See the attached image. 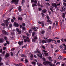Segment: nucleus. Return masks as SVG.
Listing matches in <instances>:
<instances>
[{
    "mask_svg": "<svg viewBox=\"0 0 66 66\" xmlns=\"http://www.w3.org/2000/svg\"><path fill=\"white\" fill-rule=\"evenodd\" d=\"M56 26H57L58 25V22H57V21H56Z\"/></svg>",
    "mask_w": 66,
    "mask_h": 66,
    "instance_id": "nucleus-52",
    "label": "nucleus"
},
{
    "mask_svg": "<svg viewBox=\"0 0 66 66\" xmlns=\"http://www.w3.org/2000/svg\"><path fill=\"white\" fill-rule=\"evenodd\" d=\"M36 28L37 29H38V27H36V28L34 27H32V29H33V30H35V29Z\"/></svg>",
    "mask_w": 66,
    "mask_h": 66,
    "instance_id": "nucleus-25",
    "label": "nucleus"
},
{
    "mask_svg": "<svg viewBox=\"0 0 66 66\" xmlns=\"http://www.w3.org/2000/svg\"><path fill=\"white\" fill-rule=\"evenodd\" d=\"M11 56H13V52H11Z\"/></svg>",
    "mask_w": 66,
    "mask_h": 66,
    "instance_id": "nucleus-46",
    "label": "nucleus"
},
{
    "mask_svg": "<svg viewBox=\"0 0 66 66\" xmlns=\"http://www.w3.org/2000/svg\"><path fill=\"white\" fill-rule=\"evenodd\" d=\"M14 24L16 27H18L19 26V24L15 22L14 23Z\"/></svg>",
    "mask_w": 66,
    "mask_h": 66,
    "instance_id": "nucleus-15",
    "label": "nucleus"
},
{
    "mask_svg": "<svg viewBox=\"0 0 66 66\" xmlns=\"http://www.w3.org/2000/svg\"><path fill=\"white\" fill-rule=\"evenodd\" d=\"M47 22H50V20H49V19H48L47 20Z\"/></svg>",
    "mask_w": 66,
    "mask_h": 66,
    "instance_id": "nucleus-45",
    "label": "nucleus"
},
{
    "mask_svg": "<svg viewBox=\"0 0 66 66\" xmlns=\"http://www.w3.org/2000/svg\"><path fill=\"white\" fill-rule=\"evenodd\" d=\"M13 18L14 19V20H15L16 19V18L14 16H13Z\"/></svg>",
    "mask_w": 66,
    "mask_h": 66,
    "instance_id": "nucleus-63",
    "label": "nucleus"
},
{
    "mask_svg": "<svg viewBox=\"0 0 66 66\" xmlns=\"http://www.w3.org/2000/svg\"><path fill=\"white\" fill-rule=\"evenodd\" d=\"M43 64L45 66H48L49 65H50V66H52V64H51V63L49 62V61H46V62H43Z\"/></svg>",
    "mask_w": 66,
    "mask_h": 66,
    "instance_id": "nucleus-1",
    "label": "nucleus"
},
{
    "mask_svg": "<svg viewBox=\"0 0 66 66\" xmlns=\"http://www.w3.org/2000/svg\"><path fill=\"white\" fill-rule=\"evenodd\" d=\"M52 8H50V10L51 11V12H53V9H53V7H52Z\"/></svg>",
    "mask_w": 66,
    "mask_h": 66,
    "instance_id": "nucleus-37",
    "label": "nucleus"
},
{
    "mask_svg": "<svg viewBox=\"0 0 66 66\" xmlns=\"http://www.w3.org/2000/svg\"><path fill=\"white\" fill-rule=\"evenodd\" d=\"M65 8L64 7H63L62 8V10L63 11H65Z\"/></svg>",
    "mask_w": 66,
    "mask_h": 66,
    "instance_id": "nucleus-40",
    "label": "nucleus"
},
{
    "mask_svg": "<svg viewBox=\"0 0 66 66\" xmlns=\"http://www.w3.org/2000/svg\"><path fill=\"white\" fill-rule=\"evenodd\" d=\"M18 10L20 12H21V6H19V7Z\"/></svg>",
    "mask_w": 66,
    "mask_h": 66,
    "instance_id": "nucleus-13",
    "label": "nucleus"
},
{
    "mask_svg": "<svg viewBox=\"0 0 66 66\" xmlns=\"http://www.w3.org/2000/svg\"><path fill=\"white\" fill-rule=\"evenodd\" d=\"M52 5L53 7H54L55 8H57V5L55 3H52Z\"/></svg>",
    "mask_w": 66,
    "mask_h": 66,
    "instance_id": "nucleus-3",
    "label": "nucleus"
},
{
    "mask_svg": "<svg viewBox=\"0 0 66 66\" xmlns=\"http://www.w3.org/2000/svg\"><path fill=\"white\" fill-rule=\"evenodd\" d=\"M36 40V39H34V38L32 40V41L33 42H35Z\"/></svg>",
    "mask_w": 66,
    "mask_h": 66,
    "instance_id": "nucleus-39",
    "label": "nucleus"
},
{
    "mask_svg": "<svg viewBox=\"0 0 66 66\" xmlns=\"http://www.w3.org/2000/svg\"><path fill=\"white\" fill-rule=\"evenodd\" d=\"M30 57L32 59V58H33V54L31 55Z\"/></svg>",
    "mask_w": 66,
    "mask_h": 66,
    "instance_id": "nucleus-35",
    "label": "nucleus"
},
{
    "mask_svg": "<svg viewBox=\"0 0 66 66\" xmlns=\"http://www.w3.org/2000/svg\"><path fill=\"white\" fill-rule=\"evenodd\" d=\"M35 34V33L33 32L32 33V36H34V35Z\"/></svg>",
    "mask_w": 66,
    "mask_h": 66,
    "instance_id": "nucleus-48",
    "label": "nucleus"
},
{
    "mask_svg": "<svg viewBox=\"0 0 66 66\" xmlns=\"http://www.w3.org/2000/svg\"><path fill=\"white\" fill-rule=\"evenodd\" d=\"M47 41L48 43H50L51 42H52V39H48L47 40Z\"/></svg>",
    "mask_w": 66,
    "mask_h": 66,
    "instance_id": "nucleus-17",
    "label": "nucleus"
},
{
    "mask_svg": "<svg viewBox=\"0 0 66 66\" xmlns=\"http://www.w3.org/2000/svg\"><path fill=\"white\" fill-rule=\"evenodd\" d=\"M37 55L38 57H42V55L41 54V53L38 54Z\"/></svg>",
    "mask_w": 66,
    "mask_h": 66,
    "instance_id": "nucleus-14",
    "label": "nucleus"
},
{
    "mask_svg": "<svg viewBox=\"0 0 66 66\" xmlns=\"http://www.w3.org/2000/svg\"><path fill=\"white\" fill-rule=\"evenodd\" d=\"M6 42H7V44H8L9 45L10 44V43H9V41H6Z\"/></svg>",
    "mask_w": 66,
    "mask_h": 66,
    "instance_id": "nucleus-62",
    "label": "nucleus"
},
{
    "mask_svg": "<svg viewBox=\"0 0 66 66\" xmlns=\"http://www.w3.org/2000/svg\"><path fill=\"white\" fill-rule=\"evenodd\" d=\"M48 59L51 62L52 61V59L51 58V57H49Z\"/></svg>",
    "mask_w": 66,
    "mask_h": 66,
    "instance_id": "nucleus-19",
    "label": "nucleus"
},
{
    "mask_svg": "<svg viewBox=\"0 0 66 66\" xmlns=\"http://www.w3.org/2000/svg\"><path fill=\"white\" fill-rule=\"evenodd\" d=\"M54 38L55 39H60V38H57V37L55 38Z\"/></svg>",
    "mask_w": 66,
    "mask_h": 66,
    "instance_id": "nucleus-53",
    "label": "nucleus"
},
{
    "mask_svg": "<svg viewBox=\"0 0 66 66\" xmlns=\"http://www.w3.org/2000/svg\"><path fill=\"white\" fill-rule=\"evenodd\" d=\"M41 32L42 34H44V33H45V31L42 30L41 31Z\"/></svg>",
    "mask_w": 66,
    "mask_h": 66,
    "instance_id": "nucleus-32",
    "label": "nucleus"
},
{
    "mask_svg": "<svg viewBox=\"0 0 66 66\" xmlns=\"http://www.w3.org/2000/svg\"><path fill=\"white\" fill-rule=\"evenodd\" d=\"M37 53H38V54H39V53H40V52L38 50H37Z\"/></svg>",
    "mask_w": 66,
    "mask_h": 66,
    "instance_id": "nucleus-50",
    "label": "nucleus"
},
{
    "mask_svg": "<svg viewBox=\"0 0 66 66\" xmlns=\"http://www.w3.org/2000/svg\"><path fill=\"white\" fill-rule=\"evenodd\" d=\"M43 61H46V59L45 58H42Z\"/></svg>",
    "mask_w": 66,
    "mask_h": 66,
    "instance_id": "nucleus-54",
    "label": "nucleus"
},
{
    "mask_svg": "<svg viewBox=\"0 0 66 66\" xmlns=\"http://www.w3.org/2000/svg\"><path fill=\"white\" fill-rule=\"evenodd\" d=\"M48 29H50V30H51V26H49V27L48 28Z\"/></svg>",
    "mask_w": 66,
    "mask_h": 66,
    "instance_id": "nucleus-57",
    "label": "nucleus"
},
{
    "mask_svg": "<svg viewBox=\"0 0 66 66\" xmlns=\"http://www.w3.org/2000/svg\"><path fill=\"white\" fill-rule=\"evenodd\" d=\"M55 23H54L53 24V28H54L55 26Z\"/></svg>",
    "mask_w": 66,
    "mask_h": 66,
    "instance_id": "nucleus-42",
    "label": "nucleus"
},
{
    "mask_svg": "<svg viewBox=\"0 0 66 66\" xmlns=\"http://www.w3.org/2000/svg\"><path fill=\"white\" fill-rule=\"evenodd\" d=\"M46 17L48 19H50V17H49V16L48 15Z\"/></svg>",
    "mask_w": 66,
    "mask_h": 66,
    "instance_id": "nucleus-33",
    "label": "nucleus"
},
{
    "mask_svg": "<svg viewBox=\"0 0 66 66\" xmlns=\"http://www.w3.org/2000/svg\"><path fill=\"white\" fill-rule=\"evenodd\" d=\"M62 58H63L61 56H59L58 57V59L59 60H61V59H62Z\"/></svg>",
    "mask_w": 66,
    "mask_h": 66,
    "instance_id": "nucleus-24",
    "label": "nucleus"
},
{
    "mask_svg": "<svg viewBox=\"0 0 66 66\" xmlns=\"http://www.w3.org/2000/svg\"><path fill=\"white\" fill-rule=\"evenodd\" d=\"M9 26L10 28H12L13 27L12 24L10 23L9 24Z\"/></svg>",
    "mask_w": 66,
    "mask_h": 66,
    "instance_id": "nucleus-22",
    "label": "nucleus"
},
{
    "mask_svg": "<svg viewBox=\"0 0 66 66\" xmlns=\"http://www.w3.org/2000/svg\"><path fill=\"white\" fill-rule=\"evenodd\" d=\"M59 51V50H57L55 51V52H58V51Z\"/></svg>",
    "mask_w": 66,
    "mask_h": 66,
    "instance_id": "nucleus-55",
    "label": "nucleus"
},
{
    "mask_svg": "<svg viewBox=\"0 0 66 66\" xmlns=\"http://www.w3.org/2000/svg\"><path fill=\"white\" fill-rule=\"evenodd\" d=\"M18 44L19 45H21L23 44V41H22L21 42L19 41L18 42Z\"/></svg>",
    "mask_w": 66,
    "mask_h": 66,
    "instance_id": "nucleus-10",
    "label": "nucleus"
},
{
    "mask_svg": "<svg viewBox=\"0 0 66 66\" xmlns=\"http://www.w3.org/2000/svg\"><path fill=\"white\" fill-rule=\"evenodd\" d=\"M22 57H26V56L24 55L23 54L22 55Z\"/></svg>",
    "mask_w": 66,
    "mask_h": 66,
    "instance_id": "nucleus-38",
    "label": "nucleus"
},
{
    "mask_svg": "<svg viewBox=\"0 0 66 66\" xmlns=\"http://www.w3.org/2000/svg\"><path fill=\"white\" fill-rule=\"evenodd\" d=\"M4 23L6 26H7L9 25V21H8V20H5L4 21Z\"/></svg>",
    "mask_w": 66,
    "mask_h": 66,
    "instance_id": "nucleus-4",
    "label": "nucleus"
},
{
    "mask_svg": "<svg viewBox=\"0 0 66 66\" xmlns=\"http://www.w3.org/2000/svg\"><path fill=\"white\" fill-rule=\"evenodd\" d=\"M24 42H25V43H27V42H30V39H29V37H27V38L25 39H24Z\"/></svg>",
    "mask_w": 66,
    "mask_h": 66,
    "instance_id": "nucleus-2",
    "label": "nucleus"
},
{
    "mask_svg": "<svg viewBox=\"0 0 66 66\" xmlns=\"http://www.w3.org/2000/svg\"><path fill=\"white\" fill-rule=\"evenodd\" d=\"M34 38L35 39H37V37L36 36H35L34 37Z\"/></svg>",
    "mask_w": 66,
    "mask_h": 66,
    "instance_id": "nucleus-47",
    "label": "nucleus"
},
{
    "mask_svg": "<svg viewBox=\"0 0 66 66\" xmlns=\"http://www.w3.org/2000/svg\"><path fill=\"white\" fill-rule=\"evenodd\" d=\"M14 2L15 3H17L18 2V0H12L11 1L12 3H13Z\"/></svg>",
    "mask_w": 66,
    "mask_h": 66,
    "instance_id": "nucleus-6",
    "label": "nucleus"
},
{
    "mask_svg": "<svg viewBox=\"0 0 66 66\" xmlns=\"http://www.w3.org/2000/svg\"><path fill=\"white\" fill-rule=\"evenodd\" d=\"M16 31L19 34H20L21 33V31H19V29L18 28H16Z\"/></svg>",
    "mask_w": 66,
    "mask_h": 66,
    "instance_id": "nucleus-7",
    "label": "nucleus"
},
{
    "mask_svg": "<svg viewBox=\"0 0 66 66\" xmlns=\"http://www.w3.org/2000/svg\"><path fill=\"white\" fill-rule=\"evenodd\" d=\"M47 42L46 41V40H43L42 42V44H44V43H47Z\"/></svg>",
    "mask_w": 66,
    "mask_h": 66,
    "instance_id": "nucleus-18",
    "label": "nucleus"
},
{
    "mask_svg": "<svg viewBox=\"0 0 66 66\" xmlns=\"http://www.w3.org/2000/svg\"><path fill=\"white\" fill-rule=\"evenodd\" d=\"M2 32V33H3V34H5V35H6V32L5 31L3 30Z\"/></svg>",
    "mask_w": 66,
    "mask_h": 66,
    "instance_id": "nucleus-12",
    "label": "nucleus"
},
{
    "mask_svg": "<svg viewBox=\"0 0 66 66\" xmlns=\"http://www.w3.org/2000/svg\"><path fill=\"white\" fill-rule=\"evenodd\" d=\"M42 27H44V23L43 22L42 23Z\"/></svg>",
    "mask_w": 66,
    "mask_h": 66,
    "instance_id": "nucleus-44",
    "label": "nucleus"
},
{
    "mask_svg": "<svg viewBox=\"0 0 66 66\" xmlns=\"http://www.w3.org/2000/svg\"><path fill=\"white\" fill-rule=\"evenodd\" d=\"M5 51H3L2 52V54H3V55H4V54H5Z\"/></svg>",
    "mask_w": 66,
    "mask_h": 66,
    "instance_id": "nucleus-30",
    "label": "nucleus"
},
{
    "mask_svg": "<svg viewBox=\"0 0 66 66\" xmlns=\"http://www.w3.org/2000/svg\"><path fill=\"white\" fill-rule=\"evenodd\" d=\"M22 29L23 30H25V29H26L25 27H22Z\"/></svg>",
    "mask_w": 66,
    "mask_h": 66,
    "instance_id": "nucleus-59",
    "label": "nucleus"
},
{
    "mask_svg": "<svg viewBox=\"0 0 66 66\" xmlns=\"http://www.w3.org/2000/svg\"><path fill=\"white\" fill-rule=\"evenodd\" d=\"M15 48H13L12 49H11V51H13L14 50H15Z\"/></svg>",
    "mask_w": 66,
    "mask_h": 66,
    "instance_id": "nucleus-43",
    "label": "nucleus"
},
{
    "mask_svg": "<svg viewBox=\"0 0 66 66\" xmlns=\"http://www.w3.org/2000/svg\"><path fill=\"white\" fill-rule=\"evenodd\" d=\"M32 30L31 29L29 30V33H32Z\"/></svg>",
    "mask_w": 66,
    "mask_h": 66,
    "instance_id": "nucleus-28",
    "label": "nucleus"
},
{
    "mask_svg": "<svg viewBox=\"0 0 66 66\" xmlns=\"http://www.w3.org/2000/svg\"><path fill=\"white\" fill-rule=\"evenodd\" d=\"M26 47H27V45H24V46L22 47V48H26Z\"/></svg>",
    "mask_w": 66,
    "mask_h": 66,
    "instance_id": "nucleus-41",
    "label": "nucleus"
},
{
    "mask_svg": "<svg viewBox=\"0 0 66 66\" xmlns=\"http://www.w3.org/2000/svg\"><path fill=\"white\" fill-rule=\"evenodd\" d=\"M46 4H47V5H48L49 6L50 5V4L48 3H46Z\"/></svg>",
    "mask_w": 66,
    "mask_h": 66,
    "instance_id": "nucleus-61",
    "label": "nucleus"
},
{
    "mask_svg": "<svg viewBox=\"0 0 66 66\" xmlns=\"http://www.w3.org/2000/svg\"><path fill=\"white\" fill-rule=\"evenodd\" d=\"M60 48L61 49H63V46L62 45L60 46Z\"/></svg>",
    "mask_w": 66,
    "mask_h": 66,
    "instance_id": "nucleus-27",
    "label": "nucleus"
},
{
    "mask_svg": "<svg viewBox=\"0 0 66 66\" xmlns=\"http://www.w3.org/2000/svg\"><path fill=\"white\" fill-rule=\"evenodd\" d=\"M4 39L5 40H7V38L5 36Z\"/></svg>",
    "mask_w": 66,
    "mask_h": 66,
    "instance_id": "nucleus-34",
    "label": "nucleus"
},
{
    "mask_svg": "<svg viewBox=\"0 0 66 66\" xmlns=\"http://www.w3.org/2000/svg\"><path fill=\"white\" fill-rule=\"evenodd\" d=\"M11 35H15V33H14V32H11Z\"/></svg>",
    "mask_w": 66,
    "mask_h": 66,
    "instance_id": "nucleus-29",
    "label": "nucleus"
},
{
    "mask_svg": "<svg viewBox=\"0 0 66 66\" xmlns=\"http://www.w3.org/2000/svg\"><path fill=\"white\" fill-rule=\"evenodd\" d=\"M32 64H33V65H36V62H32Z\"/></svg>",
    "mask_w": 66,
    "mask_h": 66,
    "instance_id": "nucleus-26",
    "label": "nucleus"
},
{
    "mask_svg": "<svg viewBox=\"0 0 66 66\" xmlns=\"http://www.w3.org/2000/svg\"><path fill=\"white\" fill-rule=\"evenodd\" d=\"M34 2L35 4H37V1L36 0L34 1Z\"/></svg>",
    "mask_w": 66,
    "mask_h": 66,
    "instance_id": "nucleus-36",
    "label": "nucleus"
},
{
    "mask_svg": "<svg viewBox=\"0 0 66 66\" xmlns=\"http://www.w3.org/2000/svg\"><path fill=\"white\" fill-rule=\"evenodd\" d=\"M32 6L33 7H34L35 6H37V5L35 4H33L32 5Z\"/></svg>",
    "mask_w": 66,
    "mask_h": 66,
    "instance_id": "nucleus-23",
    "label": "nucleus"
},
{
    "mask_svg": "<svg viewBox=\"0 0 66 66\" xmlns=\"http://www.w3.org/2000/svg\"><path fill=\"white\" fill-rule=\"evenodd\" d=\"M61 41H62V42H64V39L62 38L61 39Z\"/></svg>",
    "mask_w": 66,
    "mask_h": 66,
    "instance_id": "nucleus-56",
    "label": "nucleus"
},
{
    "mask_svg": "<svg viewBox=\"0 0 66 66\" xmlns=\"http://www.w3.org/2000/svg\"><path fill=\"white\" fill-rule=\"evenodd\" d=\"M4 42V39L3 38H1L0 39V43H3Z\"/></svg>",
    "mask_w": 66,
    "mask_h": 66,
    "instance_id": "nucleus-16",
    "label": "nucleus"
},
{
    "mask_svg": "<svg viewBox=\"0 0 66 66\" xmlns=\"http://www.w3.org/2000/svg\"><path fill=\"white\" fill-rule=\"evenodd\" d=\"M1 60H2V58H1V57H0V62H1ZM3 63L0 62V66H2V65H3Z\"/></svg>",
    "mask_w": 66,
    "mask_h": 66,
    "instance_id": "nucleus-8",
    "label": "nucleus"
},
{
    "mask_svg": "<svg viewBox=\"0 0 66 66\" xmlns=\"http://www.w3.org/2000/svg\"><path fill=\"white\" fill-rule=\"evenodd\" d=\"M18 20H22V18L20 17H18Z\"/></svg>",
    "mask_w": 66,
    "mask_h": 66,
    "instance_id": "nucleus-21",
    "label": "nucleus"
},
{
    "mask_svg": "<svg viewBox=\"0 0 66 66\" xmlns=\"http://www.w3.org/2000/svg\"><path fill=\"white\" fill-rule=\"evenodd\" d=\"M47 12V10L46 9H44L42 11V13H45L46 14Z\"/></svg>",
    "mask_w": 66,
    "mask_h": 66,
    "instance_id": "nucleus-5",
    "label": "nucleus"
},
{
    "mask_svg": "<svg viewBox=\"0 0 66 66\" xmlns=\"http://www.w3.org/2000/svg\"><path fill=\"white\" fill-rule=\"evenodd\" d=\"M3 50H5L6 49V47H3Z\"/></svg>",
    "mask_w": 66,
    "mask_h": 66,
    "instance_id": "nucleus-58",
    "label": "nucleus"
},
{
    "mask_svg": "<svg viewBox=\"0 0 66 66\" xmlns=\"http://www.w3.org/2000/svg\"><path fill=\"white\" fill-rule=\"evenodd\" d=\"M62 16L63 18L64 19H65V13H63V15Z\"/></svg>",
    "mask_w": 66,
    "mask_h": 66,
    "instance_id": "nucleus-20",
    "label": "nucleus"
},
{
    "mask_svg": "<svg viewBox=\"0 0 66 66\" xmlns=\"http://www.w3.org/2000/svg\"><path fill=\"white\" fill-rule=\"evenodd\" d=\"M22 38L23 39H24L26 38V36H23L22 37Z\"/></svg>",
    "mask_w": 66,
    "mask_h": 66,
    "instance_id": "nucleus-49",
    "label": "nucleus"
},
{
    "mask_svg": "<svg viewBox=\"0 0 66 66\" xmlns=\"http://www.w3.org/2000/svg\"><path fill=\"white\" fill-rule=\"evenodd\" d=\"M63 5H64V6H66V3H63Z\"/></svg>",
    "mask_w": 66,
    "mask_h": 66,
    "instance_id": "nucleus-60",
    "label": "nucleus"
},
{
    "mask_svg": "<svg viewBox=\"0 0 66 66\" xmlns=\"http://www.w3.org/2000/svg\"><path fill=\"white\" fill-rule=\"evenodd\" d=\"M25 62L26 63H28V60L27 59H26L25 60Z\"/></svg>",
    "mask_w": 66,
    "mask_h": 66,
    "instance_id": "nucleus-31",
    "label": "nucleus"
},
{
    "mask_svg": "<svg viewBox=\"0 0 66 66\" xmlns=\"http://www.w3.org/2000/svg\"><path fill=\"white\" fill-rule=\"evenodd\" d=\"M9 55H10L9 53H7L6 54L5 56V57L6 58H7V57L9 56Z\"/></svg>",
    "mask_w": 66,
    "mask_h": 66,
    "instance_id": "nucleus-9",
    "label": "nucleus"
},
{
    "mask_svg": "<svg viewBox=\"0 0 66 66\" xmlns=\"http://www.w3.org/2000/svg\"><path fill=\"white\" fill-rule=\"evenodd\" d=\"M45 56H49V55H48V53H44Z\"/></svg>",
    "mask_w": 66,
    "mask_h": 66,
    "instance_id": "nucleus-11",
    "label": "nucleus"
},
{
    "mask_svg": "<svg viewBox=\"0 0 66 66\" xmlns=\"http://www.w3.org/2000/svg\"><path fill=\"white\" fill-rule=\"evenodd\" d=\"M41 14L43 16V17H44V14L42 12L41 13Z\"/></svg>",
    "mask_w": 66,
    "mask_h": 66,
    "instance_id": "nucleus-51",
    "label": "nucleus"
},
{
    "mask_svg": "<svg viewBox=\"0 0 66 66\" xmlns=\"http://www.w3.org/2000/svg\"><path fill=\"white\" fill-rule=\"evenodd\" d=\"M22 26H26V24L24 23H23L22 24Z\"/></svg>",
    "mask_w": 66,
    "mask_h": 66,
    "instance_id": "nucleus-64",
    "label": "nucleus"
}]
</instances>
